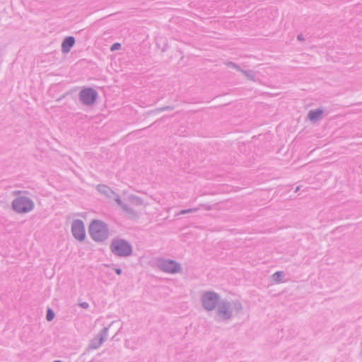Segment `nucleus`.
<instances>
[{
	"label": "nucleus",
	"mask_w": 362,
	"mask_h": 362,
	"mask_svg": "<svg viewBox=\"0 0 362 362\" xmlns=\"http://www.w3.org/2000/svg\"><path fill=\"white\" fill-rule=\"evenodd\" d=\"M111 250L119 256H127L131 254L132 247L122 240H115L111 244Z\"/></svg>",
	"instance_id": "obj_2"
},
{
	"label": "nucleus",
	"mask_w": 362,
	"mask_h": 362,
	"mask_svg": "<svg viewBox=\"0 0 362 362\" xmlns=\"http://www.w3.org/2000/svg\"><path fill=\"white\" fill-rule=\"evenodd\" d=\"M218 302V297L216 294L214 293H206L203 298V304L206 310L214 309Z\"/></svg>",
	"instance_id": "obj_6"
},
{
	"label": "nucleus",
	"mask_w": 362,
	"mask_h": 362,
	"mask_svg": "<svg viewBox=\"0 0 362 362\" xmlns=\"http://www.w3.org/2000/svg\"><path fill=\"white\" fill-rule=\"evenodd\" d=\"M218 313L222 318H228L229 317V312L226 307L223 306L218 309Z\"/></svg>",
	"instance_id": "obj_10"
},
{
	"label": "nucleus",
	"mask_w": 362,
	"mask_h": 362,
	"mask_svg": "<svg viewBox=\"0 0 362 362\" xmlns=\"http://www.w3.org/2000/svg\"><path fill=\"white\" fill-rule=\"evenodd\" d=\"M90 236L96 241H103L107 237V228L105 224L100 221H94L89 227Z\"/></svg>",
	"instance_id": "obj_1"
},
{
	"label": "nucleus",
	"mask_w": 362,
	"mask_h": 362,
	"mask_svg": "<svg viewBox=\"0 0 362 362\" xmlns=\"http://www.w3.org/2000/svg\"><path fill=\"white\" fill-rule=\"evenodd\" d=\"M72 233L75 238L77 240H84L86 237V231L82 221L77 220L73 223Z\"/></svg>",
	"instance_id": "obj_5"
},
{
	"label": "nucleus",
	"mask_w": 362,
	"mask_h": 362,
	"mask_svg": "<svg viewBox=\"0 0 362 362\" xmlns=\"http://www.w3.org/2000/svg\"><path fill=\"white\" fill-rule=\"evenodd\" d=\"M80 98L83 103L90 105L95 101L97 93L92 88H85L81 91Z\"/></svg>",
	"instance_id": "obj_4"
},
{
	"label": "nucleus",
	"mask_w": 362,
	"mask_h": 362,
	"mask_svg": "<svg viewBox=\"0 0 362 362\" xmlns=\"http://www.w3.org/2000/svg\"><path fill=\"white\" fill-rule=\"evenodd\" d=\"M162 270L169 273H175L179 271V266L173 261L164 260L160 264Z\"/></svg>",
	"instance_id": "obj_7"
},
{
	"label": "nucleus",
	"mask_w": 362,
	"mask_h": 362,
	"mask_svg": "<svg viewBox=\"0 0 362 362\" xmlns=\"http://www.w3.org/2000/svg\"><path fill=\"white\" fill-rule=\"evenodd\" d=\"M115 271H116V273H117V274H121V269H117Z\"/></svg>",
	"instance_id": "obj_15"
},
{
	"label": "nucleus",
	"mask_w": 362,
	"mask_h": 362,
	"mask_svg": "<svg viewBox=\"0 0 362 362\" xmlns=\"http://www.w3.org/2000/svg\"><path fill=\"white\" fill-rule=\"evenodd\" d=\"M75 40L73 37H66L62 42V50L64 52H69L71 47L74 45Z\"/></svg>",
	"instance_id": "obj_8"
},
{
	"label": "nucleus",
	"mask_w": 362,
	"mask_h": 362,
	"mask_svg": "<svg viewBox=\"0 0 362 362\" xmlns=\"http://www.w3.org/2000/svg\"><path fill=\"white\" fill-rule=\"evenodd\" d=\"M54 362H62V361H54Z\"/></svg>",
	"instance_id": "obj_16"
},
{
	"label": "nucleus",
	"mask_w": 362,
	"mask_h": 362,
	"mask_svg": "<svg viewBox=\"0 0 362 362\" xmlns=\"http://www.w3.org/2000/svg\"><path fill=\"white\" fill-rule=\"evenodd\" d=\"M54 317V313L50 310L48 309L47 313V320L48 321H51Z\"/></svg>",
	"instance_id": "obj_11"
},
{
	"label": "nucleus",
	"mask_w": 362,
	"mask_h": 362,
	"mask_svg": "<svg viewBox=\"0 0 362 362\" xmlns=\"http://www.w3.org/2000/svg\"><path fill=\"white\" fill-rule=\"evenodd\" d=\"M281 272H276L274 274V278L277 281L280 277H281Z\"/></svg>",
	"instance_id": "obj_13"
},
{
	"label": "nucleus",
	"mask_w": 362,
	"mask_h": 362,
	"mask_svg": "<svg viewBox=\"0 0 362 362\" xmlns=\"http://www.w3.org/2000/svg\"><path fill=\"white\" fill-rule=\"evenodd\" d=\"M119 48H120V44L119 43H115L114 45H112L111 50L114 51V50H116V49H119Z\"/></svg>",
	"instance_id": "obj_12"
},
{
	"label": "nucleus",
	"mask_w": 362,
	"mask_h": 362,
	"mask_svg": "<svg viewBox=\"0 0 362 362\" xmlns=\"http://www.w3.org/2000/svg\"><path fill=\"white\" fill-rule=\"evenodd\" d=\"M81 305V307H83L84 308H88V303H82Z\"/></svg>",
	"instance_id": "obj_14"
},
{
	"label": "nucleus",
	"mask_w": 362,
	"mask_h": 362,
	"mask_svg": "<svg viewBox=\"0 0 362 362\" xmlns=\"http://www.w3.org/2000/svg\"><path fill=\"white\" fill-rule=\"evenodd\" d=\"M322 115V111L320 110H317L314 111H310L308 114V117L311 121H315L318 118H320Z\"/></svg>",
	"instance_id": "obj_9"
},
{
	"label": "nucleus",
	"mask_w": 362,
	"mask_h": 362,
	"mask_svg": "<svg viewBox=\"0 0 362 362\" xmlns=\"http://www.w3.org/2000/svg\"><path fill=\"white\" fill-rule=\"evenodd\" d=\"M13 207L18 213H26L33 208V203L25 197H20L13 202Z\"/></svg>",
	"instance_id": "obj_3"
}]
</instances>
